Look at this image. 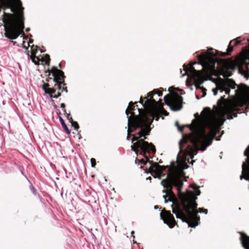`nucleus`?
Segmentation results:
<instances>
[{
  "label": "nucleus",
  "instance_id": "nucleus-6",
  "mask_svg": "<svg viewBox=\"0 0 249 249\" xmlns=\"http://www.w3.org/2000/svg\"><path fill=\"white\" fill-rule=\"evenodd\" d=\"M165 102L171 110L178 111L182 108V97L178 94L172 93L164 97Z\"/></svg>",
  "mask_w": 249,
  "mask_h": 249
},
{
  "label": "nucleus",
  "instance_id": "nucleus-21",
  "mask_svg": "<svg viewBox=\"0 0 249 249\" xmlns=\"http://www.w3.org/2000/svg\"><path fill=\"white\" fill-rule=\"evenodd\" d=\"M222 75H223V76L224 78H225V77H228L231 76V72H229L228 71H223Z\"/></svg>",
  "mask_w": 249,
  "mask_h": 249
},
{
  "label": "nucleus",
  "instance_id": "nucleus-14",
  "mask_svg": "<svg viewBox=\"0 0 249 249\" xmlns=\"http://www.w3.org/2000/svg\"><path fill=\"white\" fill-rule=\"evenodd\" d=\"M233 41L235 42L234 45H236L240 43V41H237V40H233L231 41V42H230V43L229 44L228 47L227 48V53H224V56L229 55L230 54V53L232 51V50H233L232 47H231V43Z\"/></svg>",
  "mask_w": 249,
  "mask_h": 249
},
{
  "label": "nucleus",
  "instance_id": "nucleus-24",
  "mask_svg": "<svg viewBox=\"0 0 249 249\" xmlns=\"http://www.w3.org/2000/svg\"><path fill=\"white\" fill-rule=\"evenodd\" d=\"M67 118L68 120H69L70 122H71V121H72V120H73L72 117L70 113L67 114Z\"/></svg>",
  "mask_w": 249,
  "mask_h": 249
},
{
  "label": "nucleus",
  "instance_id": "nucleus-18",
  "mask_svg": "<svg viewBox=\"0 0 249 249\" xmlns=\"http://www.w3.org/2000/svg\"><path fill=\"white\" fill-rule=\"evenodd\" d=\"M70 123H71V125L74 127V129L76 130H78L79 127L78 123L76 122L73 121V120Z\"/></svg>",
  "mask_w": 249,
  "mask_h": 249
},
{
  "label": "nucleus",
  "instance_id": "nucleus-31",
  "mask_svg": "<svg viewBox=\"0 0 249 249\" xmlns=\"http://www.w3.org/2000/svg\"><path fill=\"white\" fill-rule=\"evenodd\" d=\"M142 101H142V97H141V98H140V102H140V103H142V104H143V103H142Z\"/></svg>",
  "mask_w": 249,
  "mask_h": 249
},
{
  "label": "nucleus",
  "instance_id": "nucleus-15",
  "mask_svg": "<svg viewBox=\"0 0 249 249\" xmlns=\"http://www.w3.org/2000/svg\"><path fill=\"white\" fill-rule=\"evenodd\" d=\"M59 121H60L61 124L62 125V126L63 127V128H64L65 131L67 134H70V131L69 130L68 127H67V125L65 123V122H64V120L61 117H60L59 118Z\"/></svg>",
  "mask_w": 249,
  "mask_h": 249
},
{
  "label": "nucleus",
  "instance_id": "nucleus-1",
  "mask_svg": "<svg viewBox=\"0 0 249 249\" xmlns=\"http://www.w3.org/2000/svg\"><path fill=\"white\" fill-rule=\"evenodd\" d=\"M242 103L239 100H218L217 106H214V110L208 109L206 115L198 122L193 120V124L190 127L192 133L188 135H184L180 141L179 152L177 158L181 162L179 167H174L170 169L167 178L161 181V184L165 189L162 191L165 195L163 196L165 202H172L173 207L179 204L189 216L192 217V213L188 205L191 204V195L187 192L181 191L183 182L181 178L184 176L183 170L187 169V162H189V157L193 159L197 151H204L206 147L212 142L218 128L223 125L227 115V119L236 117L237 114L233 113L238 110Z\"/></svg>",
  "mask_w": 249,
  "mask_h": 249
},
{
  "label": "nucleus",
  "instance_id": "nucleus-37",
  "mask_svg": "<svg viewBox=\"0 0 249 249\" xmlns=\"http://www.w3.org/2000/svg\"><path fill=\"white\" fill-rule=\"evenodd\" d=\"M134 233V231H131V234H133Z\"/></svg>",
  "mask_w": 249,
  "mask_h": 249
},
{
  "label": "nucleus",
  "instance_id": "nucleus-19",
  "mask_svg": "<svg viewBox=\"0 0 249 249\" xmlns=\"http://www.w3.org/2000/svg\"><path fill=\"white\" fill-rule=\"evenodd\" d=\"M49 85L48 83H45L42 86V89L44 91L45 93H47V91H48V89H49L48 88L49 87Z\"/></svg>",
  "mask_w": 249,
  "mask_h": 249
},
{
  "label": "nucleus",
  "instance_id": "nucleus-33",
  "mask_svg": "<svg viewBox=\"0 0 249 249\" xmlns=\"http://www.w3.org/2000/svg\"><path fill=\"white\" fill-rule=\"evenodd\" d=\"M33 41L32 40H30L29 41V42L28 43V45L29 46L30 44L32 43H33Z\"/></svg>",
  "mask_w": 249,
  "mask_h": 249
},
{
  "label": "nucleus",
  "instance_id": "nucleus-27",
  "mask_svg": "<svg viewBox=\"0 0 249 249\" xmlns=\"http://www.w3.org/2000/svg\"><path fill=\"white\" fill-rule=\"evenodd\" d=\"M175 124L178 127L179 131H181L182 129L179 127V124L177 122H176Z\"/></svg>",
  "mask_w": 249,
  "mask_h": 249
},
{
  "label": "nucleus",
  "instance_id": "nucleus-17",
  "mask_svg": "<svg viewBox=\"0 0 249 249\" xmlns=\"http://www.w3.org/2000/svg\"><path fill=\"white\" fill-rule=\"evenodd\" d=\"M55 92V89L49 88L48 89V90L47 91V93H46V94H49L50 95V97L51 98H53V96L52 95V94L54 93Z\"/></svg>",
  "mask_w": 249,
  "mask_h": 249
},
{
  "label": "nucleus",
  "instance_id": "nucleus-22",
  "mask_svg": "<svg viewBox=\"0 0 249 249\" xmlns=\"http://www.w3.org/2000/svg\"><path fill=\"white\" fill-rule=\"evenodd\" d=\"M44 59H45L44 61L45 62V63L46 64H49L50 61V56L48 54L46 55Z\"/></svg>",
  "mask_w": 249,
  "mask_h": 249
},
{
  "label": "nucleus",
  "instance_id": "nucleus-23",
  "mask_svg": "<svg viewBox=\"0 0 249 249\" xmlns=\"http://www.w3.org/2000/svg\"><path fill=\"white\" fill-rule=\"evenodd\" d=\"M90 162H91V166L92 167H95V166L96 165L95 160L94 159H93V158L91 159Z\"/></svg>",
  "mask_w": 249,
  "mask_h": 249
},
{
  "label": "nucleus",
  "instance_id": "nucleus-8",
  "mask_svg": "<svg viewBox=\"0 0 249 249\" xmlns=\"http://www.w3.org/2000/svg\"><path fill=\"white\" fill-rule=\"evenodd\" d=\"M236 86V84L231 79H228L225 81H222L216 85V88L213 89V91L214 95L217 93V90L220 92L225 91L226 94H229L230 89H234Z\"/></svg>",
  "mask_w": 249,
  "mask_h": 249
},
{
  "label": "nucleus",
  "instance_id": "nucleus-4",
  "mask_svg": "<svg viewBox=\"0 0 249 249\" xmlns=\"http://www.w3.org/2000/svg\"><path fill=\"white\" fill-rule=\"evenodd\" d=\"M131 150H133L136 155L140 152V154H143L146 160L142 159L140 161L141 164L144 165L148 163L149 164V172L154 178H160L164 174L162 173L164 169L163 166L159 165L157 163H152L148 160V157L147 154L149 153L151 151L153 153L156 152L155 146L151 143L147 142H144L143 140H140L137 142L134 143L131 146Z\"/></svg>",
  "mask_w": 249,
  "mask_h": 249
},
{
  "label": "nucleus",
  "instance_id": "nucleus-10",
  "mask_svg": "<svg viewBox=\"0 0 249 249\" xmlns=\"http://www.w3.org/2000/svg\"><path fill=\"white\" fill-rule=\"evenodd\" d=\"M53 76L54 77L53 81L56 82L55 87L58 89H61V85H65L64 81L59 82V80L63 79L64 77V73L62 71L58 70L56 68L53 67L51 71Z\"/></svg>",
  "mask_w": 249,
  "mask_h": 249
},
{
  "label": "nucleus",
  "instance_id": "nucleus-25",
  "mask_svg": "<svg viewBox=\"0 0 249 249\" xmlns=\"http://www.w3.org/2000/svg\"><path fill=\"white\" fill-rule=\"evenodd\" d=\"M60 107H61L63 109L64 111V112H65V111H66V110H65V104H64V103H62V104H61Z\"/></svg>",
  "mask_w": 249,
  "mask_h": 249
},
{
  "label": "nucleus",
  "instance_id": "nucleus-16",
  "mask_svg": "<svg viewBox=\"0 0 249 249\" xmlns=\"http://www.w3.org/2000/svg\"><path fill=\"white\" fill-rule=\"evenodd\" d=\"M156 90H153L152 92H149L148 94V97H150L151 98L152 97L153 95L154 94H158V95L159 96H161L162 95V93L161 92H155V91Z\"/></svg>",
  "mask_w": 249,
  "mask_h": 249
},
{
  "label": "nucleus",
  "instance_id": "nucleus-34",
  "mask_svg": "<svg viewBox=\"0 0 249 249\" xmlns=\"http://www.w3.org/2000/svg\"><path fill=\"white\" fill-rule=\"evenodd\" d=\"M158 206H154V209H158Z\"/></svg>",
  "mask_w": 249,
  "mask_h": 249
},
{
  "label": "nucleus",
  "instance_id": "nucleus-26",
  "mask_svg": "<svg viewBox=\"0 0 249 249\" xmlns=\"http://www.w3.org/2000/svg\"><path fill=\"white\" fill-rule=\"evenodd\" d=\"M61 93L60 92H58L57 94L54 95L53 98H57L59 96H60Z\"/></svg>",
  "mask_w": 249,
  "mask_h": 249
},
{
  "label": "nucleus",
  "instance_id": "nucleus-29",
  "mask_svg": "<svg viewBox=\"0 0 249 249\" xmlns=\"http://www.w3.org/2000/svg\"><path fill=\"white\" fill-rule=\"evenodd\" d=\"M60 90H61L62 91H65L66 92H67L66 88H63L62 89L61 88Z\"/></svg>",
  "mask_w": 249,
  "mask_h": 249
},
{
  "label": "nucleus",
  "instance_id": "nucleus-9",
  "mask_svg": "<svg viewBox=\"0 0 249 249\" xmlns=\"http://www.w3.org/2000/svg\"><path fill=\"white\" fill-rule=\"evenodd\" d=\"M244 155L247 157V159L246 162L242 164V175L240 176V179L249 180V145L245 150Z\"/></svg>",
  "mask_w": 249,
  "mask_h": 249
},
{
  "label": "nucleus",
  "instance_id": "nucleus-32",
  "mask_svg": "<svg viewBox=\"0 0 249 249\" xmlns=\"http://www.w3.org/2000/svg\"><path fill=\"white\" fill-rule=\"evenodd\" d=\"M146 180H151V177H149L146 178Z\"/></svg>",
  "mask_w": 249,
  "mask_h": 249
},
{
  "label": "nucleus",
  "instance_id": "nucleus-3",
  "mask_svg": "<svg viewBox=\"0 0 249 249\" xmlns=\"http://www.w3.org/2000/svg\"><path fill=\"white\" fill-rule=\"evenodd\" d=\"M190 187L192 190H187V194L191 195V204H189L188 207L190 211L192 213V217H189L187 212L179 204H176L173 207V213L177 218L180 219L182 222L187 223L189 227L196 228L198 225L200 220L199 217L197 215L198 213H204L207 214L208 210L203 208H199L198 210L196 209L197 204L196 200L197 198L196 196L200 195V191L198 189V187L195 184L190 185Z\"/></svg>",
  "mask_w": 249,
  "mask_h": 249
},
{
  "label": "nucleus",
  "instance_id": "nucleus-11",
  "mask_svg": "<svg viewBox=\"0 0 249 249\" xmlns=\"http://www.w3.org/2000/svg\"><path fill=\"white\" fill-rule=\"evenodd\" d=\"M160 215L164 223L167 224L170 228L174 227L176 222L174 216L170 212L163 211L160 213Z\"/></svg>",
  "mask_w": 249,
  "mask_h": 249
},
{
  "label": "nucleus",
  "instance_id": "nucleus-36",
  "mask_svg": "<svg viewBox=\"0 0 249 249\" xmlns=\"http://www.w3.org/2000/svg\"><path fill=\"white\" fill-rule=\"evenodd\" d=\"M196 98L197 99H199V97H198V96L196 95Z\"/></svg>",
  "mask_w": 249,
  "mask_h": 249
},
{
  "label": "nucleus",
  "instance_id": "nucleus-20",
  "mask_svg": "<svg viewBox=\"0 0 249 249\" xmlns=\"http://www.w3.org/2000/svg\"><path fill=\"white\" fill-rule=\"evenodd\" d=\"M31 58L32 61L36 64L37 63V61L39 60L38 57L35 56V55H32L31 56Z\"/></svg>",
  "mask_w": 249,
  "mask_h": 249
},
{
  "label": "nucleus",
  "instance_id": "nucleus-13",
  "mask_svg": "<svg viewBox=\"0 0 249 249\" xmlns=\"http://www.w3.org/2000/svg\"><path fill=\"white\" fill-rule=\"evenodd\" d=\"M241 234L240 239L242 244L243 247L245 249H249V236L246 234L240 233Z\"/></svg>",
  "mask_w": 249,
  "mask_h": 249
},
{
  "label": "nucleus",
  "instance_id": "nucleus-2",
  "mask_svg": "<svg viewBox=\"0 0 249 249\" xmlns=\"http://www.w3.org/2000/svg\"><path fill=\"white\" fill-rule=\"evenodd\" d=\"M146 99L143 106L145 108L144 110L142 109L138 108L139 115H135L134 112L132 111L135 109V107L133 106L134 103L130 102L125 110V113L128 118V129L127 140H129V137L131 136V133L133 132V130L137 128H141V131L139 132L137 135H132V142L134 143L138 141L143 140L139 139L142 137H144L149 135L150 132V125L153 119L158 121L161 115L167 116L168 113L162 107V105H158V103L154 99ZM137 102L135 104H137ZM134 144H133V145Z\"/></svg>",
  "mask_w": 249,
  "mask_h": 249
},
{
  "label": "nucleus",
  "instance_id": "nucleus-7",
  "mask_svg": "<svg viewBox=\"0 0 249 249\" xmlns=\"http://www.w3.org/2000/svg\"><path fill=\"white\" fill-rule=\"evenodd\" d=\"M199 59L201 61V65L206 74L213 75L215 72V61L212 58L207 56H199Z\"/></svg>",
  "mask_w": 249,
  "mask_h": 249
},
{
  "label": "nucleus",
  "instance_id": "nucleus-5",
  "mask_svg": "<svg viewBox=\"0 0 249 249\" xmlns=\"http://www.w3.org/2000/svg\"><path fill=\"white\" fill-rule=\"evenodd\" d=\"M194 63L191 64L189 67L184 65V71L185 73L182 74V76L187 75L188 78L193 80L195 84L196 89H201L203 92V97L205 96L206 92V89L203 87H201L200 85L202 83L206 80L203 73L200 71H196L193 67V65L196 64Z\"/></svg>",
  "mask_w": 249,
  "mask_h": 249
},
{
  "label": "nucleus",
  "instance_id": "nucleus-30",
  "mask_svg": "<svg viewBox=\"0 0 249 249\" xmlns=\"http://www.w3.org/2000/svg\"><path fill=\"white\" fill-rule=\"evenodd\" d=\"M30 30V29L29 28H27L25 30V31L26 32H28Z\"/></svg>",
  "mask_w": 249,
  "mask_h": 249
},
{
  "label": "nucleus",
  "instance_id": "nucleus-28",
  "mask_svg": "<svg viewBox=\"0 0 249 249\" xmlns=\"http://www.w3.org/2000/svg\"><path fill=\"white\" fill-rule=\"evenodd\" d=\"M30 188H31V189L32 192H33V193L34 194H35V189H34V187L32 185V186H31Z\"/></svg>",
  "mask_w": 249,
  "mask_h": 249
},
{
  "label": "nucleus",
  "instance_id": "nucleus-35",
  "mask_svg": "<svg viewBox=\"0 0 249 249\" xmlns=\"http://www.w3.org/2000/svg\"><path fill=\"white\" fill-rule=\"evenodd\" d=\"M186 85L188 86H189V84H188V81H187L186 82Z\"/></svg>",
  "mask_w": 249,
  "mask_h": 249
},
{
  "label": "nucleus",
  "instance_id": "nucleus-12",
  "mask_svg": "<svg viewBox=\"0 0 249 249\" xmlns=\"http://www.w3.org/2000/svg\"><path fill=\"white\" fill-rule=\"evenodd\" d=\"M243 61L245 65V69L240 68V71L241 73L244 74L245 77L248 79L249 77V53L245 55Z\"/></svg>",
  "mask_w": 249,
  "mask_h": 249
}]
</instances>
